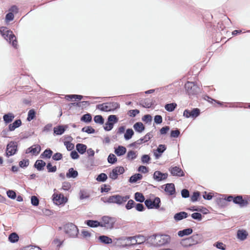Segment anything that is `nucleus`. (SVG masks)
<instances>
[{"label": "nucleus", "mask_w": 250, "mask_h": 250, "mask_svg": "<svg viewBox=\"0 0 250 250\" xmlns=\"http://www.w3.org/2000/svg\"><path fill=\"white\" fill-rule=\"evenodd\" d=\"M149 241L155 246H162L169 243L170 237L167 234H154L148 238Z\"/></svg>", "instance_id": "1"}, {"label": "nucleus", "mask_w": 250, "mask_h": 250, "mask_svg": "<svg viewBox=\"0 0 250 250\" xmlns=\"http://www.w3.org/2000/svg\"><path fill=\"white\" fill-rule=\"evenodd\" d=\"M203 240V236L201 234H195L191 236L183 239L180 244L185 248L189 247L193 245L201 243Z\"/></svg>", "instance_id": "2"}, {"label": "nucleus", "mask_w": 250, "mask_h": 250, "mask_svg": "<svg viewBox=\"0 0 250 250\" xmlns=\"http://www.w3.org/2000/svg\"><path fill=\"white\" fill-rule=\"evenodd\" d=\"M0 32L2 37L9 43L12 42V46L16 48L17 47V41L14 34L11 30H7L5 27L1 28Z\"/></svg>", "instance_id": "3"}, {"label": "nucleus", "mask_w": 250, "mask_h": 250, "mask_svg": "<svg viewBox=\"0 0 250 250\" xmlns=\"http://www.w3.org/2000/svg\"><path fill=\"white\" fill-rule=\"evenodd\" d=\"M186 93L189 96H196L201 92V88L194 82H187L185 84Z\"/></svg>", "instance_id": "4"}, {"label": "nucleus", "mask_w": 250, "mask_h": 250, "mask_svg": "<svg viewBox=\"0 0 250 250\" xmlns=\"http://www.w3.org/2000/svg\"><path fill=\"white\" fill-rule=\"evenodd\" d=\"M129 198V195H125V196H122L119 194L114 195L112 196H109L106 200L103 201L104 203H114L116 204L119 205L123 204L124 203L127 201L128 199Z\"/></svg>", "instance_id": "5"}, {"label": "nucleus", "mask_w": 250, "mask_h": 250, "mask_svg": "<svg viewBox=\"0 0 250 250\" xmlns=\"http://www.w3.org/2000/svg\"><path fill=\"white\" fill-rule=\"evenodd\" d=\"M64 232L70 237H76L79 233L77 226L73 223H68L64 226Z\"/></svg>", "instance_id": "6"}, {"label": "nucleus", "mask_w": 250, "mask_h": 250, "mask_svg": "<svg viewBox=\"0 0 250 250\" xmlns=\"http://www.w3.org/2000/svg\"><path fill=\"white\" fill-rule=\"evenodd\" d=\"M119 107V105L117 103L112 102L108 103H104L98 104L96 108L103 111H111Z\"/></svg>", "instance_id": "7"}, {"label": "nucleus", "mask_w": 250, "mask_h": 250, "mask_svg": "<svg viewBox=\"0 0 250 250\" xmlns=\"http://www.w3.org/2000/svg\"><path fill=\"white\" fill-rule=\"evenodd\" d=\"M102 221L100 222L101 227H104L107 229H111L114 227L115 222L114 218L104 216L102 217Z\"/></svg>", "instance_id": "8"}, {"label": "nucleus", "mask_w": 250, "mask_h": 250, "mask_svg": "<svg viewBox=\"0 0 250 250\" xmlns=\"http://www.w3.org/2000/svg\"><path fill=\"white\" fill-rule=\"evenodd\" d=\"M118 121V118L116 115H109L108 117L107 121L104 127V129L107 131L111 130L113 127L114 124L117 123Z\"/></svg>", "instance_id": "9"}, {"label": "nucleus", "mask_w": 250, "mask_h": 250, "mask_svg": "<svg viewBox=\"0 0 250 250\" xmlns=\"http://www.w3.org/2000/svg\"><path fill=\"white\" fill-rule=\"evenodd\" d=\"M18 145L15 141H11L6 146V154L7 157L14 155L17 151Z\"/></svg>", "instance_id": "10"}, {"label": "nucleus", "mask_w": 250, "mask_h": 250, "mask_svg": "<svg viewBox=\"0 0 250 250\" xmlns=\"http://www.w3.org/2000/svg\"><path fill=\"white\" fill-rule=\"evenodd\" d=\"M161 200L160 198L155 197L152 201L150 199L145 201V204L148 209L158 208L160 207Z\"/></svg>", "instance_id": "11"}, {"label": "nucleus", "mask_w": 250, "mask_h": 250, "mask_svg": "<svg viewBox=\"0 0 250 250\" xmlns=\"http://www.w3.org/2000/svg\"><path fill=\"white\" fill-rule=\"evenodd\" d=\"M200 110L198 108H193L191 110L185 109L183 112V116L187 118L195 119L200 115Z\"/></svg>", "instance_id": "12"}, {"label": "nucleus", "mask_w": 250, "mask_h": 250, "mask_svg": "<svg viewBox=\"0 0 250 250\" xmlns=\"http://www.w3.org/2000/svg\"><path fill=\"white\" fill-rule=\"evenodd\" d=\"M121 240H134L135 242H137V244H141L144 243L146 239V237L142 235H137L131 237H124L119 239Z\"/></svg>", "instance_id": "13"}, {"label": "nucleus", "mask_w": 250, "mask_h": 250, "mask_svg": "<svg viewBox=\"0 0 250 250\" xmlns=\"http://www.w3.org/2000/svg\"><path fill=\"white\" fill-rule=\"evenodd\" d=\"M168 176L167 173H163L160 171H155L153 175V178L157 182H161L166 180Z\"/></svg>", "instance_id": "14"}, {"label": "nucleus", "mask_w": 250, "mask_h": 250, "mask_svg": "<svg viewBox=\"0 0 250 250\" xmlns=\"http://www.w3.org/2000/svg\"><path fill=\"white\" fill-rule=\"evenodd\" d=\"M171 174L174 176L183 177L185 176V173L183 170L179 167L175 166L171 167L169 169Z\"/></svg>", "instance_id": "15"}, {"label": "nucleus", "mask_w": 250, "mask_h": 250, "mask_svg": "<svg viewBox=\"0 0 250 250\" xmlns=\"http://www.w3.org/2000/svg\"><path fill=\"white\" fill-rule=\"evenodd\" d=\"M53 200L56 205H61L65 203L67 199L64 198L62 194H54L53 195Z\"/></svg>", "instance_id": "16"}, {"label": "nucleus", "mask_w": 250, "mask_h": 250, "mask_svg": "<svg viewBox=\"0 0 250 250\" xmlns=\"http://www.w3.org/2000/svg\"><path fill=\"white\" fill-rule=\"evenodd\" d=\"M233 203L238 205L240 207H245L247 206V202L243 198L242 195H237L234 198Z\"/></svg>", "instance_id": "17"}, {"label": "nucleus", "mask_w": 250, "mask_h": 250, "mask_svg": "<svg viewBox=\"0 0 250 250\" xmlns=\"http://www.w3.org/2000/svg\"><path fill=\"white\" fill-rule=\"evenodd\" d=\"M167 147L165 145H159L156 150H153L154 155L156 159L159 158L162 153L166 150Z\"/></svg>", "instance_id": "18"}, {"label": "nucleus", "mask_w": 250, "mask_h": 250, "mask_svg": "<svg viewBox=\"0 0 250 250\" xmlns=\"http://www.w3.org/2000/svg\"><path fill=\"white\" fill-rule=\"evenodd\" d=\"M41 150V148L39 145H34L29 147L26 151V153H31L33 155H38Z\"/></svg>", "instance_id": "19"}, {"label": "nucleus", "mask_w": 250, "mask_h": 250, "mask_svg": "<svg viewBox=\"0 0 250 250\" xmlns=\"http://www.w3.org/2000/svg\"><path fill=\"white\" fill-rule=\"evenodd\" d=\"M165 191L169 195H173L175 194V188L174 184L168 183L165 185Z\"/></svg>", "instance_id": "20"}, {"label": "nucleus", "mask_w": 250, "mask_h": 250, "mask_svg": "<svg viewBox=\"0 0 250 250\" xmlns=\"http://www.w3.org/2000/svg\"><path fill=\"white\" fill-rule=\"evenodd\" d=\"M67 128V126L66 125H60L54 127L53 128L54 134L55 135H61L63 134Z\"/></svg>", "instance_id": "21"}, {"label": "nucleus", "mask_w": 250, "mask_h": 250, "mask_svg": "<svg viewBox=\"0 0 250 250\" xmlns=\"http://www.w3.org/2000/svg\"><path fill=\"white\" fill-rule=\"evenodd\" d=\"M248 236V233L244 229H239L237 232V237L241 241L246 240Z\"/></svg>", "instance_id": "22"}, {"label": "nucleus", "mask_w": 250, "mask_h": 250, "mask_svg": "<svg viewBox=\"0 0 250 250\" xmlns=\"http://www.w3.org/2000/svg\"><path fill=\"white\" fill-rule=\"evenodd\" d=\"M114 153L118 156H122L125 154L126 148L122 146H118L117 147L114 148Z\"/></svg>", "instance_id": "23"}, {"label": "nucleus", "mask_w": 250, "mask_h": 250, "mask_svg": "<svg viewBox=\"0 0 250 250\" xmlns=\"http://www.w3.org/2000/svg\"><path fill=\"white\" fill-rule=\"evenodd\" d=\"M21 119L16 120L13 123L8 125L10 131H13L21 125Z\"/></svg>", "instance_id": "24"}, {"label": "nucleus", "mask_w": 250, "mask_h": 250, "mask_svg": "<svg viewBox=\"0 0 250 250\" xmlns=\"http://www.w3.org/2000/svg\"><path fill=\"white\" fill-rule=\"evenodd\" d=\"M15 118L13 113L9 112L3 116V119L5 124L7 125L11 123Z\"/></svg>", "instance_id": "25"}, {"label": "nucleus", "mask_w": 250, "mask_h": 250, "mask_svg": "<svg viewBox=\"0 0 250 250\" xmlns=\"http://www.w3.org/2000/svg\"><path fill=\"white\" fill-rule=\"evenodd\" d=\"M188 217V214L185 211H181L176 213L174 216V219L176 221H179Z\"/></svg>", "instance_id": "26"}, {"label": "nucleus", "mask_w": 250, "mask_h": 250, "mask_svg": "<svg viewBox=\"0 0 250 250\" xmlns=\"http://www.w3.org/2000/svg\"><path fill=\"white\" fill-rule=\"evenodd\" d=\"M76 149L80 154H83L86 151L87 146L84 144L78 143L76 145Z\"/></svg>", "instance_id": "27"}, {"label": "nucleus", "mask_w": 250, "mask_h": 250, "mask_svg": "<svg viewBox=\"0 0 250 250\" xmlns=\"http://www.w3.org/2000/svg\"><path fill=\"white\" fill-rule=\"evenodd\" d=\"M46 163L43 160H38L34 164V167L39 171L42 170L45 166Z\"/></svg>", "instance_id": "28"}, {"label": "nucleus", "mask_w": 250, "mask_h": 250, "mask_svg": "<svg viewBox=\"0 0 250 250\" xmlns=\"http://www.w3.org/2000/svg\"><path fill=\"white\" fill-rule=\"evenodd\" d=\"M143 178V175L140 173H136L132 175L129 179L128 182L130 183H136L138 180Z\"/></svg>", "instance_id": "29"}, {"label": "nucleus", "mask_w": 250, "mask_h": 250, "mask_svg": "<svg viewBox=\"0 0 250 250\" xmlns=\"http://www.w3.org/2000/svg\"><path fill=\"white\" fill-rule=\"evenodd\" d=\"M78 171L76 170H74L73 168H69L68 172L66 174V176L68 178H75L78 176Z\"/></svg>", "instance_id": "30"}, {"label": "nucleus", "mask_w": 250, "mask_h": 250, "mask_svg": "<svg viewBox=\"0 0 250 250\" xmlns=\"http://www.w3.org/2000/svg\"><path fill=\"white\" fill-rule=\"evenodd\" d=\"M98 239L101 243L104 244H109L112 242L111 238L106 235H101L99 237Z\"/></svg>", "instance_id": "31"}, {"label": "nucleus", "mask_w": 250, "mask_h": 250, "mask_svg": "<svg viewBox=\"0 0 250 250\" xmlns=\"http://www.w3.org/2000/svg\"><path fill=\"white\" fill-rule=\"evenodd\" d=\"M133 128L135 130L139 133L143 132L145 129V126L141 122H137L133 125Z\"/></svg>", "instance_id": "32"}, {"label": "nucleus", "mask_w": 250, "mask_h": 250, "mask_svg": "<svg viewBox=\"0 0 250 250\" xmlns=\"http://www.w3.org/2000/svg\"><path fill=\"white\" fill-rule=\"evenodd\" d=\"M85 224L91 228L101 227L100 222L97 220H88L85 221Z\"/></svg>", "instance_id": "33"}, {"label": "nucleus", "mask_w": 250, "mask_h": 250, "mask_svg": "<svg viewBox=\"0 0 250 250\" xmlns=\"http://www.w3.org/2000/svg\"><path fill=\"white\" fill-rule=\"evenodd\" d=\"M193 232V230L191 228H187L183 230H180L178 232V235L180 237H183L185 235H188L191 234Z\"/></svg>", "instance_id": "34"}, {"label": "nucleus", "mask_w": 250, "mask_h": 250, "mask_svg": "<svg viewBox=\"0 0 250 250\" xmlns=\"http://www.w3.org/2000/svg\"><path fill=\"white\" fill-rule=\"evenodd\" d=\"M19 237L16 232L11 233L8 237L9 241L12 243H16L18 241Z\"/></svg>", "instance_id": "35"}, {"label": "nucleus", "mask_w": 250, "mask_h": 250, "mask_svg": "<svg viewBox=\"0 0 250 250\" xmlns=\"http://www.w3.org/2000/svg\"><path fill=\"white\" fill-rule=\"evenodd\" d=\"M137 154L136 151L129 150L126 155V159L129 161H132L136 158Z\"/></svg>", "instance_id": "36"}, {"label": "nucleus", "mask_w": 250, "mask_h": 250, "mask_svg": "<svg viewBox=\"0 0 250 250\" xmlns=\"http://www.w3.org/2000/svg\"><path fill=\"white\" fill-rule=\"evenodd\" d=\"M92 116L90 113L83 115L81 118V121L86 123H89L92 121Z\"/></svg>", "instance_id": "37"}, {"label": "nucleus", "mask_w": 250, "mask_h": 250, "mask_svg": "<svg viewBox=\"0 0 250 250\" xmlns=\"http://www.w3.org/2000/svg\"><path fill=\"white\" fill-rule=\"evenodd\" d=\"M134 135V131L131 128L127 129L124 134V138L125 140L130 139Z\"/></svg>", "instance_id": "38"}, {"label": "nucleus", "mask_w": 250, "mask_h": 250, "mask_svg": "<svg viewBox=\"0 0 250 250\" xmlns=\"http://www.w3.org/2000/svg\"><path fill=\"white\" fill-rule=\"evenodd\" d=\"M135 200L139 202L142 203L145 201V198L142 193L136 192L134 194Z\"/></svg>", "instance_id": "39"}, {"label": "nucleus", "mask_w": 250, "mask_h": 250, "mask_svg": "<svg viewBox=\"0 0 250 250\" xmlns=\"http://www.w3.org/2000/svg\"><path fill=\"white\" fill-rule=\"evenodd\" d=\"M176 107L177 104L175 103L167 104L165 106L166 110L168 112H172L174 111Z\"/></svg>", "instance_id": "40"}, {"label": "nucleus", "mask_w": 250, "mask_h": 250, "mask_svg": "<svg viewBox=\"0 0 250 250\" xmlns=\"http://www.w3.org/2000/svg\"><path fill=\"white\" fill-rule=\"evenodd\" d=\"M53 154V151L50 148L46 149L41 154L42 158L49 159Z\"/></svg>", "instance_id": "41"}, {"label": "nucleus", "mask_w": 250, "mask_h": 250, "mask_svg": "<svg viewBox=\"0 0 250 250\" xmlns=\"http://www.w3.org/2000/svg\"><path fill=\"white\" fill-rule=\"evenodd\" d=\"M83 96L82 95H75V94L66 95L65 96V98L67 100H69L70 99H78V100H81L83 99Z\"/></svg>", "instance_id": "42"}, {"label": "nucleus", "mask_w": 250, "mask_h": 250, "mask_svg": "<svg viewBox=\"0 0 250 250\" xmlns=\"http://www.w3.org/2000/svg\"><path fill=\"white\" fill-rule=\"evenodd\" d=\"M107 179V175L104 173H102L98 175L96 180L98 182H104Z\"/></svg>", "instance_id": "43"}, {"label": "nucleus", "mask_w": 250, "mask_h": 250, "mask_svg": "<svg viewBox=\"0 0 250 250\" xmlns=\"http://www.w3.org/2000/svg\"><path fill=\"white\" fill-rule=\"evenodd\" d=\"M36 117V112L34 109H30L28 112L27 120L30 121L33 120Z\"/></svg>", "instance_id": "44"}, {"label": "nucleus", "mask_w": 250, "mask_h": 250, "mask_svg": "<svg viewBox=\"0 0 250 250\" xmlns=\"http://www.w3.org/2000/svg\"><path fill=\"white\" fill-rule=\"evenodd\" d=\"M117 161V159L115 155L112 153H110L107 158V161L109 164H114Z\"/></svg>", "instance_id": "45"}, {"label": "nucleus", "mask_w": 250, "mask_h": 250, "mask_svg": "<svg viewBox=\"0 0 250 250\" xmlns=\"http://www.w3.org/2000/svg\"><path fill=\"white\" fill-rule=\"evenodd\" d=\"M82 131L83 132H86L88 134H92L95 133V130L91 126H87L83 127L82 129Z\"/></svg>", "instance_id": "46"}, {"label": "nucleus", "mask_w": 250, "mask_h": 250, "mask_svg": "<svg viewBox=\"0 0 250 250\" xmlns=\"http://www.w3.org/2000/svg\"><path fill=\"white\" fill-rule=\"evenodd\" d=\"M94 121L96 123L103 125L104 123V119L102 115H96L94 117Z\"/></svg>", "instance_id": "47"}, {"label": "nucleus", "mask_w": 250, "mask_h": 250, "mask_svg": "<svg viewBox=\"0 0 250 250\" xmlns=\"http://www.w3.org/2000/svg\"><path fill=\"white\" fill-rule=\"evenodd\" d=\"M136 205L135 202L133 200H129L127 203L125 205V208L127 209H130L133 207H135Z\"/></svg>", "instance_id": "48"}, {"label": "nucleus", "mask_w": 250, "mask_h": 250, "mask_svg": "<svg viewBox=\"0 0 250 250\" xmlns=\"http://www.w3.org/2000/svg\"><path fill=\"white\" fill-rule=\"evenodd\" d=\"M46 168L48 172H55L57 170L56 166H52L51 163H47Z\"/></svg>", "instance_id": "49"}, {"label": "nucleus", "mask_w": 250, "mask_h": 250, "mask_svg": "<svg viewBox=\"0 0 250 250\" xmlns=\"http://www.w3.org/2000/svg\"><path fill=\"white\" fill-rule=\"evenodd\" d=\"M29 164L28 159H23L19 162V166L21 167L24 168L26 167Z\"/></svg>", "instance_id": "50"}, {"label": "nucleus", "mask_w": 250, "mask_h": 250, "mask_svg": "<svg viewBox=\"0 0 250 250\" xmlns=\"http://www.w3.org/2000/svg\"><path fill=\"white\" fill-rule=\"evenodd\" d=\"M191 217L198 221H201L202 219V215L200 213L194 212L191 214Z\"/></svg>", "instance_id": "51"}, {"label": "nucleus", "mask_w": 250, "mask_h": 250, "mask_svg": "<svg viewBox=\"0 0 250 250\" xmlns=\"http://www.w3.org/2000/svg\"><path fill=\"white\" fill-rule=\"evenodd\" d=\"M150 160V157L148 155L145 154L142 156L141 161L143 164H148Z\"/></svg>", "instance_id": "52"}, {"label": "nucleus", "mask_w": 250, "mask_h": 250, "mask_svg": "<svg viewBox=\"0 0 250 250\" xmlns=\"http://www.w3.org/2000/svg\"><path fill=\"white\" fill-rule=\"evenodd\" d=\"M180 134V130L178 129H176L174 130H171L170 132V137L177 138Z\"/></svg>", "instance_id": "53"}, {"label": "nucleus", "mask_w": 250, "mask_h": 250, "mask_svg": "<svg viewBox=\"0 0 250 250\" xmlns=\"http://www.w3.org/2000/svg\"><path fill=\"white\" fill-rule=\"evenodd\" d=\"M200 195V193L199 191L194 192L193 195L191 197V201L192 202H196L198 200V199Z\"/></svg>", "instance_id": "54"}, {"label": "nucleus", "mask_w": 250, "mask_h": 250, "mask_svg": "<svg viewBox=\"0 0 250 250\" xmlns=\"http://www.w3.org/2000/svg\"><path fill=\"white\" fill-rule=\"evenodd\" d=\"M71 187V184L68 182H64L62 183V189L64 190L68 191Z\"/></svg>", "instance_id": "55"}, {"label": "nucleus", "mask_w": 250, "mask_h": 250, "mask_svg": "<svg viewBox=\"0 0 250 250\" xmlns=\"http://www.w3.org/2000/svg\"><path fill=\"white\" fill-rule=\"evenodd\" d=\"M64 145L66 146V148L68 151H71L74 148V145L73 144L68 142L66 141L64 142Z\"/></svg>", "instance_id": "56"}, {"label": "nucleus", "mask_w": 250, "mask_h": 250, "mask_svg": "<svg viewBox=\"0 0 250 250\" xmlns=\"http://www.w3.org/2000/svg\"><path fill=\"white\" fill-rule=\"evenodd\" d=\"M31 202L33 206H37L39 204V200L35 196H32L31 199Z\"/></svg>", "instance_id": "57"}, {"label": "nucleus", "mask_w": 250, "mask_h": 250, "mask_svg": "<svg viewBox=\"0 0 250 250\" xmlns=\"http://www.w3.org/2000/svg\"><path fill=\"white\" fill-rule=\"evenodd\" d=\"M7 196L12 199H14L16 198V193L15 191L12 190H9L7 191Z\"/></svg>", "instance_id": "58"}, {"label": "nucleus", "mask_w": 250, "mask_h": 250, "mask_svg": "<svg viewBox=\"0 0 250 250\" xmlns=\"http://www.w3.org/2000/svg\"><path fill=\"white\" fill-rule=\"evenodd\" d=\"M203 197L205 200H210L213 197L212 193H207L206 191H205L203 195Z\"/></svg>", "instance_id": "59"}, {"label": "nucleus", "mask_w": 250, "mask_h": 250, "mask_svg": "<svg viewBox=\"0 0 250 250\" xmlns=\"http://www.w3.org/2000/svg\"><path fill=\"white\" fill-rule=\"evenodd\" d=\"M153 137V134L151 132L147 133L143 138H141V139H143V142H147Z\"/></svg>", "instance_id": "60"}, {"label": "nucleus", "mask_w": 250, "mask_h": 250, "mask_svg": "<svg viewBox=\"0 0 250 250\" xmlns=\"http://www.w3.org/2000/svg\"><path fill=\"white\" fill-rule=\"evenodd\" d=\"M62 158V155L61 153L59 152L55 153L52 156V159L55 161H59Z\"/></svg>", "instance_id": "61"}, {"label": "nucleus", "mask_w": 250, "mask_h": 250, "mask_svg": "<svg viewBox=\"0 0 250 250\" xmlns=\"http://www.w3.org/2000/svg\"><path fill=\"white\" fill-rule=\"evenodd\" d=\"M135 207L136 209L138 211H143L145 209L144 205L141 203H136Z\"/></svg>", "instance_id": "62"}, {"label": "nucleus", "mask_w": 250, "mask_h": 250, "mask_svg": "<svg viewBox=\"0 0 250 250\" xmlns=\"http://www.w3.org/2000/svg\"><path fill=\"white\" fill-rule=\"evenodd\" d=\"M109 177L113 180H115L118 178V174L117 173L116 170L113 169L112 172L109 174Z\"/></svg>", "instance_id": "63"}, {"label": "nucleus", "mask_w": 250, "mask_h": 250, "mask_svg": "<svg viewBox=\"0 0 250 250\" xmlns=\"http://www.w3.org/2000/svg\"><path fill=\"white\" fill-rule=\"evenodd\" d=\"M217 203L219 206L223 207L225 205L226 202L225 198L219 197L217 198Z\"/></svg>", "instance_id": "64"}]
</instances>
